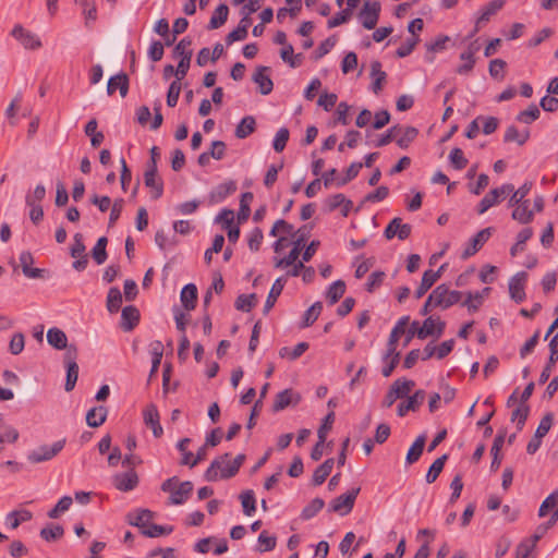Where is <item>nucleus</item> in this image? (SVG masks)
I'll return each instance as SVG.
<instances>
[{"mask_svg": "<svg viewBox=\"0 0 558 558\" xmlns=\"http://www.w3.org/2000/svg\"><path fill=\"white\" fill-rule=\"evenodd\" d=\"M417 135L418 131L416 128L396 124L388 129L387 132L378 138V141L375 143V146L384 147L390 142L396 141L400 148L407 149L417 137Z\"/></svg>", "mask_w": 558, "mask_h": 558, "instance_id": "1", "label": "nucleus"}, {"mask_svg": "<svg viewBox=\"0 0 558 558\" xmlns=\"http://www.w3.org/2000/svg\"><path fill=\"white\" fill-rule=\"evenodd\" d=\"M415 386V383L411 379L399 378L392 383L390 388L388 389L383 402V408H390L398 399H403L408 397L411 392L412 388Z\"/></svg>", "mask_w": 558, "mask_h": 558, "instance_id": "2", "label": "nucleus"}, {"mask_svg": "<svg viewBox=\"0 0 558 558\" xmlns=\"http://www.w3.org/2000/svg\"><path fill=\"white\" fill-rule=\"evenodd\" d=\"M360 490H361L360 487H354V488L350 489L349 492L336 497L329 504L328 511L338 513L340 515L349 514L354 507V504H355L357 495L360 494Z\"/></svg>", "mask_w": 558, "mask_h": 558, "instance_id": "3", "label": "nucleus"}, {"mask_svg": "<svg viewBox=\"0 0 558 558\" xmlns=\"http://www.w3.org/2000/svg\"><path fill=\"white\" fill-rule=\"evenodd\" d=\"M513 192V184L506 183L488 192L477 205V214L483 215L490 207L499 204L507 195Z\"/></svg>", "mask_w": 558, "mask_h": 558, "instance_id": "4", "label": "nucleus"}, {"mask_svg": "<svg viewBox=\"0 0 558 558\" xmlns=\"http://www.w3.org/2000/svg\"><path fill=\"white\" fill-rule=\"evenodd\" d=\"M433 300H436V306L441 310H447L452 305L458 304L463 293L458 290H449L446 284L437 286L433 291Z\"/></svg>", "mask_w": 558, "mask_h": 558, "instance_id": "5", "label": "nucleus"}, {"mask_svg": "<svg viewBox=\"0 0 558 558\" xmlns=\"http://www.w3.org/2000/svg\"><path fill=\"white\" fill-rule=\"evenodd\" d=\"M65 445V439H60L53 442L51 446H40L39 448L31 451L27 456V459L31 463H40L45 461H49L54 458Z\"/></svg>", "mask_w": 558, "mask_h": 558, "instance_id": "6", "label": "nucleus"}, {"mask_svg": "<svg viewBox=\"0 0 558 558\" xmlns=\"http://www.w3.org/2000/svg\"><path fill=\"white\" fill-rule=\"evenodd\" d=\"M418 328L416 337L421 340L428 337L439 338L445 331L446 323L440 317L429 316L423 322L422 326L418 325Z\"/></svg>", "mask_w": 558, "mask_h": 558, "instance_id": "7", "label": "nucleus"}, {"mask_svg": "<svg viewBox=\"0 0 558 558\" xmlns=\"http://www.w3.org/2000/svg\"><path fill=\"white\" fill-rule=\"evenodd\" d=\"M380 3L378 1H366L359 13V19L366 29H374L377 25L380 14Z\"/></svg>", "mask_w": 558, "mask_h": 558, "instance_id": "8", "label": "nucleus"}, {"mask_svg": "<svg viewBox=\"0 0 558 558\" xmlns=\"http://www.w3.org/2000/svg\"><path fill=\"white\" fill-rule=\"evenodd\" d=\"M495 229L493 227H487L485 229H482L478 231L469 242V245L465 247V250L462 252L461 257L463 259H468L474 254H476L483 245L488 241L490 235Z\"/></svg>", "mask_w": 558, "mask_h": 558, "instance_id": "9", "label": "nucleus"}, {"mask_svg": "<svg viewBox=\"0 0 558 558\" xmlns=\"http://www.w3.org/2000/svg\"><path fill=\"white\" fill-rule=\"evenodd\" d=\"M138 475L134 469L117 473L112 476V485L120 492H130L137 487Z\"/></svg>", "mask_w": 558, "mask_h": 558, "instance_id": "10", "label": "nucleus"}, {"mask_svg": "<svg viewBox=\"0 0 558 558\" xmlns=\"http://www.w3.org/2000/svg\"><path fill=\"white\" fill-rule=\"evenodd\" d=\"M412 232V227L409 223H402V219L399 217L393 218L387 225L384 231V235L387 240H391L397 236L399 240H407Z\"/></svg>", "mask_w": 558, "mask_h": 558, "instance_id": "11", "label": "nucleus"}, {"mask_svg": "<svg viewBox=\"0 0 558 558\" xmlns=\"http://www.w3.org/2000/svg\"><path fill=\"white\" fill-rule=\"evenodd\" d=\"M548 348H549L548 361H547L545 367L543 368V371L539 375V378H538V384H541V385L545 384L549 379L551 371L558 361V330H557V333L550 339Z\"/></svg>", "mask_w": 558, "mask_h": 558, "instance_id": "12", "label": "nucleus"}, {"mask_svg": "<svg viewBox=\"0 0 558 558\" xmlns=\"http://www.w3.org/2000/svg\"><path fill=\"white\" fill-rule=\"evenodd\" d=\"M527 280V274L520 271L515 274L509 281V293L510 298L515 303H522L525 300V282Z\"/></svg>", "mask_w": 558, "mask_h": 558, "instance_id": "13", "label": "nucleus"}, {"mask_svg": "<svg viewBox=\"0 0 558 558\" xmlns=\"http://www.w3.org/2000/svg\"><path fill=\"white\" fill-rule=\"evenodd\" d=\"M301 401V395L291 388L284 389L276 395L272 411L279 412L289 405H296Z\"/></svg>", "mask_w": 558, "mask_h": 558, "instance_id": "14", "label": "nucleus"}, {"mask_svg": "<svg viewBox=\"0 0 558 558\" xmlns=\"http://www.w3.org/2000/svg\"><path fill=\"white\" fill-rule=\"evenodd\" d=\"M426 392L422 389L416 390L412 396L407 397L405 401H402L397 407V414L403 417L409 411H416L425 400Z\"/></svg>", "mask_w": 558, "mask_h": 558, "instance_id": "15", "label": "nucleus"}, {"mask_svg": "<svg viewBox=\"0 0 558 558\" xmlns=\"http://www.w3.org/2000/svg\"><path fill=\"white\" fill-rule=\"evenodd\" d=\"M11 35L26 49H38L41 47L39 38L35 34L26 31L22 25H15Z\"/></svg>", "mask_w": 558, "mask_h": 558, "instance_id": "16", "label": "nucleus"}, {"mask_svg": "<svg viewBox=\"0 0 558 558\" xmlns=\"http://www.w3.org/2000/svg\"><path fill=\"white\" fill-rule=\"evenodd\" d=\"M270 68L259 65L253 74V81L258 85L262 95H269L274 89V83L269 75Z\"/></svg>", "mask_w": 558, "mask_h": 558, "instance_id": "17", "label": "nucleus"}, {"mask_svg": "<svg viewBox=\"0 0 558 558\" xmlns=\"http://www.w3.org/2000/svg\"><path fill=\"white\" fill-rule=\"evenodd\" d=\"M230 458H231V454L228 452L216 458L210 463L209 468L206 470V472L204 474L205 480L208 482H216L219 478H221L220 477L221 470L229 469V463H231Z\"/></svg>", "mask_w": 558, "mask_h": 558, "instance_id": "18", "label": "nucleus"}, {"mask_svg": "<svg viewBox=\"0 0 558 558\" xmlns=\"http://www.w3.org/2000/svg\"><path fill=\"white\" fill-rule=\"evenodd\" d=\"M144 183L145 186L150 189V198L159 199L163 194V181L158 175V172H154V170H145L144 173Z\"/></svg>", "mask_w": 558, "mask_h": 558, "instance_id": "19", "label": "nucleus"}, {"mask_svg": "<svg viewBox=\"0 0 558 558\" xmlns=\"http://www.w3.org/2000/svg\"><path fill=\"white\" fill-rule=\"evenodd\" d=\"M193 483L184 481L178 484V487L173 489L169 497V505H183L191 496L193 492Z\"/></svg>", "mask_w": 558, "mask_h": 558, "instance_id": "20", "label": "nucleus"}, {"mask_svg": "<svg viewBox=\"0 0 558 558\" xmlns=\"http://www.w3.org/2000/svg\"><path fill=\"white\" fill-rule=\"evenodd\" d=\"M444 267V265L440 266V268L436 271L433 269L424 271L421 284L415 290L416 299H421L434 286V283L440 278Z\"/></svg>", "mask_w": 558, "mask_h": 558, "instance_id": "21", "label": "nucleus"}, {"mask_svg": "<svg viewBox=\"0 0 558 558\" xmlns=\"http://www.w3.org/2000/svg\"><path fill=\"white\" fill-rule=\"evenodd\" d=\"M140 317H141L140 311L135 306H133V305L125 306L121 313L120 327L124 331H131L138 325Z\"/></svg>", "mask_w": 558, "mask_h": 558, "instance_id": "22", "label": "nucleus"}, {"mask_svg": "<svg viewBox=\"0 0 558 558\" xmlns=\"http://www.w3.org/2000/svg\"><path fill=\"white\" fill-rule=\"evenodd\" d=\"M505 0H492L487 5H485L481 10V14L477 17L476 26L473 31V34L477 33L482 24L488 22L494 14L501 10L502 7L505 5Z\"/></svg>", "mask_w": 558, "mask_h": 558, "instance_id": "23", "label": "nucleus"}, {"mask_svg": "<svg viewBox=\"0 0 558 558\" xmlns=\"http://www.w3.org/2000/svg\"><path fill=\"white\" fill-rule=\"evenodd\" d=\"M117 89H119L122 98H124L128 95L129 77L125 73H119L109 78L108 84H107L108 95H112Z\"/></svg>", "mask_w": 558, "mask_h": 558, "instance_id": "24", "label": "nucleus"}, {"mask_svg": "<svg viewBox=\"0 0 558 558\" xmlns=\"http://www.w3.org/2000/svg\"><path fill=\"white\" fill-rule=\"evenodd\" d=\"M286 283V277H279L275 280L264 305V314H267L275 306L277 299L282 293Z\"/></svg>", "mask_w": 558, "mask_h": 558, "instance_id": "25", "label": "nucleus"}, {"mask_svg": "<svg viewBox=\"0 0 558 558\" xmlns=\"http://www.w3.org/2000/svg\"><path fill=\"white\" fill-rule=\"evenodd\" d=\"M490 288H484L482 291L466 293V299L462 306H466L470 313L476 312L483 304L484 299L489 294Z\"/></svg>", "mask_w": 558, "mask_h": 558, "instance_id": "26", "label": "nucleus"}, {"mask_svg": "<svg viewBox=\"0 0 558 558\" xmlns=\"http://www.w3.org/2000/svg\"><path fill=\"white\" fill-rule=\"evenodd\" d=\"M371 76L374 77L371 88L377 95L383 89L387 78V74L381 70V63L378 60L371 63Z\"/></svg>", "mask_w": 558, "mask_h": 558, "instance_id": "27", "label": "nucleus"}, {"mask_svg": "<svg viewBox=\"0 0 558 558\" xmlns=\"http://www.w3.org/2000/svg\"><path fill=\"white\" fill-rule=\"evenodd\" d=\"M512 219L520 223L526 225L533 221L534 211L530 208V201L513 206Z\"/></svg>", "mask_w": 558, "mask_h": 558, "instance_id": "28", "label": "nucleus"}, {"mask_svg": "<svg viewBox=\"0 0 558 558\" xmlns=\"http://www.w3.org/2000/svg\"><path fill=\"white\" fill-rule=\"evenodd\" d=\"M107 415L108 410L106 407H94L86 414V423L89 427H99L106 422Z\"/></svg>", "mask_w": 558, "mask_h": 558, "instance_id": "29", "label": "nucleus"}, {"mask_svg": "<svg viewBox=\"0 0 558 558\" xmlns=\"http://www.w3.org/2000/svg\"><path fill=\"white\" fill-rule=\"evenodd\" d=\"M181 303L186 311H192L197 302V288L194 283H187L181 291Z\"/></svg>", "mask_w": 558, "mask_h": 558, "instance_id": "30", "label": "nucleus"}, {"mask_svg": "<svg viewBox=\"0 0 558 558\" xmlns=\"http://www.w3.org/2000/svg\"><path fill=\"white\" fill-rule=\"evenodd\" d=\"M478 50V47H476L474 44H471L465 51H463L460 54L461 60H468V63H463L457 69L458 74H468L470 73L474 65H475V58L474 54Z\"/></svg>", "mask_w": 558, "mask_h": 558, "instance_id": "31", "label": "nucleus"}, {"mask_svg": "<svg viewBox=\"0 0 558 558\" xmlns=\"http://www.w3.org/2000/svg\"><path fill=\"white\" fill-rule=\"evenodd\" d=\"M236 191V183L234 181H228L219 184L210 193L211 202L219 203L227 198L229 195Z\"/></svg>", "mask_w": 558, "mask_h": 558, "instance_id": "32", "label": "nucleus"}, {"mask_svg": "<svg viewBox=\"0 0 558 558\" xmlns=\"http://www.w3.org/2000/svg\"><path fill=\"white\" fill-rule=\"evenodd\" d=\"M228 15H229L228 5L225 3L219 4L215 9V11L210 17V21L207 25V29L211 31V29H217V28L221 27L227 22Z\"/></svg>", "mask_w": 558, "mask_h": 558, "instance_id": "33", "label": "nucleus"}, {"mask_svg": "<svg viewBox=\"0 0 558 558\" xmlns=\"http://www.w3.org/2000/svg\"><path fill=\"white\" fill-rule=\"evenodd\" d=\"M150 354H151V368L149 373V378H151L160 366L162 355H163V344L160 340H155L149 344Z\"/></svg>", "mask_w": 558, "mask_h": 558, "instance_id": "34", "label": "nucleus"}, {"mask_svg": "<svg viewBox=\"0 0 558 558\" xmlns=\"http://www.w3.org/2000/svg\"><path fill=\"white\" fill-rule=\"evenodd\" d=\"M47 341L48 343L57 350H63L66 348L68 338L63 330L53 327L50 328L47 332Z\"/></svg>", "mask_w": 558, "mask_h": 558, "instance_id": "35", "label": "nucleus"}, {"mask_svg": "<svg viewBox=\"0 0 558 558\" xmlns=\"http://www.w3.org/2000/svg\"><path fill=\"white\" fill-rule=\"evenodd\" d=\"M529 138H530L529 130L520 132L517 129V126L510 125L506 130V133L504 136V142H506V143L515 142V143H518V145L522 146L527 142Z\"/></svg>", "mask_w": 558, "mask_h": 558, "instance_id": "36", "label": "nucleus"}, {"mask_svg": "<svg viewBox=\"0 0 558 558\" xmlns=\"http://www.w3.org/2000/svg\"><path fill=\"white\" fill-rule=\"evenodd\" d=\"M425 441H426V437L424 435H420L414 440V442L412 444V446L410 447V449L407 453L405 461L408 464H413L416 461H418V459L421 458V456L423 453Z\"/></svg>", "mask_w": 558, "mask_h": 558, "instance_id": "37", "label": "nucleus"}, {"mask_svg": "<svg viewBox=\"0 0 558 558\" xmlns=\"http://www.w3.org/2000/svg\"><path fill=\"white\" fill-rule=\"evenodd\" d=\"M537 544V536L523 539L515 548V558H534L532 553Z\"/></svg>", "mask_w": 558, "mask_h": 558, "instance_id": "38", "label": "nucleus"}, {"mask_svg": "<svg viewBox=\"0 0 558 558\" xmlns=\"http://www.w3.org/2000/svg\"><path fill=\"white\" fill-rule=\"evenodd\" d=\"M255 128H256V121H255L254 117L246 116L236 125L235 136L241 140L246 138L248 135H251L255 131Z\"/></svg>", "mask_w": 558, "mask_h": 558, "instance_id": "39", "label": "nucleus"}, {"mask_svg": "<svg viewBox=\"0 0 558 558\" xmlns=\"http://www.w3.org/2000/svg\"><path fill=\"white\" fill-rule=\"evenodd\" d=\"M345 292V283L342 280L332 282L326 291V298L329 305L336 304Z\"/></svg>", "mask_w": 558, "mask_h": 558, "instance_id": "40", "label": "nucleus"}, {"mask_svg": "<svg viewBox=\"0 0 558 558\" xmlns=\"http://www.w3.org/2000/svg\"><path fill=\"white\" fill-rule=\"evenodd\" d=\"M325 507L324 499L316 497L314 498L308 505H306L301 514L300 518L303 521H307L313 519L323 508Z\"/></svg>", "mask_w": 558, "mask_h": 558, "instance_id": "41", "label": "nucleus"}, {"mask_svg": "<svg viewBox=\"0 0 558 558\" xmlns=\"http://www.w3.org/2000/svg\"><path fill=\"white\" fill-rule=\"evenodd\" d=\"M122 304V293L117 287L109 289L107 294V310L109 313H118Z\"/></svg>", "mask_w": 558, "mask_h": 558, "instance_id": "42", "label": "nucleus"}, {"mask_svg": "<svg viewBox=\"0 0 558 558\" xmlns=\"http://www.w3.org/2000/svg\"><path fill=\"white\" fill-rule=\"evenodd\" d=\"M246 22V25H239L235 29L230 32L226 37L227 45H231L234 41L244 40L247 37V28L251 24L250 17L244 16L241 23Z\"/></svg>", "mask_w": 558, "mask_h": 558, "instance_id": "43", "label": "nucleus"}, {"mask_svg": "<svg viewBox=\"0 0 558 558\" xmlns=\"http://www.w3.org/2000/svg\"><path fill=\"white\" fill-rule=\"evenodd\" d=\"M448 460V456L447 454H442L441 457L437 458L433 463L432 465L429 466L427 473H426V476H425V480L428 484H432L434 483L437 477L439 476V474L441 473V471L444 470V466H445V463L446 461Z\"/></svg>", "mask_w": 558, "mask_h": 558, "instance_id": "44", "label": "nucleus"}, {"mask_svg": "<svg viewBox=\"0 0 558 558\" xmlns=\"http://www.w3.org/2000/svg\"><path fill=\"white\" fill-rule=\"evenodd\" d=\"M530 414L529 404L519 403L511 413V421L517 422L518 430H522Z\"/></svg>", "mask_w": 558, "mask_h": 558, "instance_id": "45", "label": "nucleus"}, {"mask_svg": "<svg viewBox=\"0 0 558 558\" xmlns=\"http://www.w3.org/2000/svg\"><path fill=\"white\" fill-rule=\"evenodd\" d=\"M257 543L258 545L256 547V551H271L276 548L277 537L274 535H269L267 531H263L257 538Z\"/></svg>", "mask_w": 558, "mask_h": 558, "instance_id": "46", "label": "nucleus"}, {"mask_svg": "<svg viewBox=\"0 0 558 558\" xmlns=\"http://www.w3.org/2000/svg\"><path fill=\"white\" fill-rule=\"evenodd\" d=\"M107 243L108 239L106 236H100L92 250V256L97 265L104 264L108 257L106 251Z\"/></svg>", "mask_w": 558, "mask_h": 558, "instance_id": "47", "label": "nucleus"}, {"mask_svg": "<svg viewBox=\"0 0 558 558\" xmlns=\"http://www.w3.org/2000/svg\"><path fill=\"white\" fill-rule=\"evenodd\" d=\"M532 189V182H525L523 185H521L518 190H513L511 192V196L508 202L509 207H513L517 204L527 202L529 199H525V196L530 193Z\"/></svg>", "mask_w": 558, "mask_h": 558, "instance_id": "48", "label": "nucleus"}, {"mask_svg": "<svg viewBox=\"0 0 558 558\" xmlns=\"http://www.w3.org/2000/svg\"><path fill=\"white\" fill-rule=\"evenodd\" d=\"M245 454L244 453H240L238 454L232 461L231 463H229V469H222L221 470V473H220V477L221 480H228V478H231L233 476H235L240 470V468L242 466V464L244 463L245 461Z\"/></svg>", "mask_w": 558, "mask_h": 558, "instance_id": "49", "label": "nucleus"}, {"mask_svg": "<svg viewBox=\"0 0 558 558\" xmlns=\"http://www.w3.org/2000/svg\"><path fill=\"white\" fill-rule=\"evenodd\" d=\"M243 512L245 515H252L256 511V499L254 492L247 489L240 495Z\"/></svg>", "mask_w": 558, "mask_h": 558, "instance_id": "50", "label": "nucleus"}, {"mask_svg": "<svg viewBox=\"0 0 558 558\" xmlns=\"http://www.w3.org/2000/svg\"><path fill=\"white\" fill-rule=\"evenodd\" d=\"M323 310V303L320 301L315 302L310 308H307L303 315L302 327L312 326L320 315Z\"/></svg>", "mask_w": 558, "mask_h": 558, "instance_id": "51", "label": "nucleus"}, {"mask_svg": "<svg viewBox=\"0 0 558 558\" xmlns=\"http://www.w3.org/2000/svg\"><path fill=\"white\" fill-rule=\"evenodd\" d=\"M308 347L307 342H300L293 349L283 347L279 350V355L294 361L299 359L308 349Z\"/></svg>", "mask_w": 558, "mask_h": 558, "instance_id": "52", "label": "nucleus"}, {"mask_svg": "<svg viewBox=\"0 0 558 558\" xmlns=\"http://www.w3.org/2000/svg\"><path fill=\"white\" fill-rule=\"evenodd\" d=\"M257 303L256 294H240L234 303L238 311L250 312Z\"/></svg>", "mask_w": 558, "mask_h": 558, "instance_id": "53", "label": "nucleus"}, {"mask_svg": "<svg viewBox=\"0 0 558 558\" xmlns=\"http://www.w3.org/2000/svg\"><path fill=\"white\" fill-rule=\"evenodd\" d=\"M143 420L147 427L150 429L160 424V416L158 409L155 404H148L143 411Z\"/></svg>", "mask_w": 558, "mask_h": 558, "instance_id": "54", "label": "nucleus"}, {"mask_svg": "<svg viewBox=\"0 0 558 558\" xmlns=\"http://www.w3.org/2000/svg\"><path fill=\"white\" fill-rule=\"evenodd\" d=\"M253 199V193L245 192L242 194L240 199V209L238 213V220L239 222L246 221L251 215V208L250 203Z\"/></svg>", "mask_w": 558, "mask_h": 558, "instance_id": "55", "label": "nucleus"}, {"mask_svg": "<svg viewBox=\"0 0 558 558\" xmlns=\"http://www.w3.org/2000/svg\"><path fill=\"white\" fill-rule=\"evenodd\" d=\"M541 116V111L538 109V107L534 104L530 105L529 108L526 110H523L521 111L518 116H517V121L521 122V123H525V124H531L533 123L535 120H537Z\"/></svg>", "mask_w": 558, "mask_h": 558, "instance_id": "56", "label": "nucleus"}, {"mask_svg": "<svg viewBox=\"0 0 558 558\" xmlns=\"http://www.w3.org/2000/svg\"><path fill=\"white\" fill-rule=\"evenodd\" d=\"M66 368V379L64 389L65 391H72L76 385L78 378V365L77 363H71L70 365H65Z\"/></svg>", "mask_w": 558, "mask_h": 558, "instance_id": "57", "label": "nucleus"}, {"mask_svg": "<svg viewBox=\"0 0 558 558\" xmlns=\"http://www.w3.org/2000/svg\"><path fill=\"white\" fill-rule=\"evenodd\" d=\"M409 322H410V316H402L397 322V324L392 328L390 336H389V341L391 342V344L398 343L400 336L405 332V328H407Z\"/></svg>", "mask_w": 558, "mask_h": 558, "instance_id": "58", "label": "nucleus"}, {"mask_svg": "<svg viewBox=\"0 0 558 558\" xmlns=\"http://www.w3.org/2000/svg\"><path fill=\"white\" fill-rule=\"evenodd\" d=\"M449 160L457 170H462L468 166V159L461 148L454 147L449 154Z\"/></svg>", "mask_w": 558, "mask_h": 558, "instance_id": "59", "label": "nucleus"}, {"mask_svg": "<svg viewBox=\"0 0 558 558\" xmlns=\"http://www.w3.org/2000/svg\"><path fill=\"white\" fill-rule=\"evenodd\" d=\"M172 526H163L159 524L151 523L147 526V529L142 530V534L147 537H158L161 535H168L172 532Z\"/></svg>", "mask_w": 558, "mask_h": 558, "instance_id": "60", "label": "nucleus"}, {"mask_svg": "<svg viewBox=\"0 0 558 558\" xmlns=\"http://www.w3.org/2000/svg\"><path fill=\"white\" fill-rule=\"evenodd\" d=\"M363 167V163L362 162H352L349 168L347 169L345 171V175L341 179H338L337 180V186H343L345 185L347 183H349L350 181H352L353 179H355L360 172V170L362 169Z\"/></svg>", "mask_w": 558, "mask_h": 558, "instance_id": "61", "label": "nucleus"}, {"mask_svg": "<svg viewBox=\"0 0 558 558\" xmlns=\"http://www.w3.org/2000/svg\"><path fill=\"white\" fill-rule=\"evenodd\" d=\"M73 500L70 496H63L57 505L49 510L48 517L51 519H57L62 512L69 510Z\"/></svg>", "mask_w": 558, "mask_h": 558, "instance_id": "62", "label": "nucleus"}, {"mask_svg": "<svg viewBox=\"0 0 558 558\" xmlns=\"http://www.w3.org/2000/svg\"><path fill=\"white\" fill-rule=\"evenodd\" d=\"M289 135L290 133L287 128H281L278 130L272 142V147L277 153H281L286 148L289 141Z\"/></svg>", "mask_w": 558, "mask_h": 558, "instance_id": "63", "label": "nucleus"}, {"mask_svg": "<svg viewBox=\"0 0 558 558\" xmlns=\"http://www.w3.org/2000/svg\"><path fill=\"white\" fill-rule=\"evenodd\" d=\"M558 499V490L553 492L547 496L544 501L541 504L538 509V517L543 518L545 517L550 509H556Z\"/></svg>", "mask_w": 558, "mask_h": 558, "instance_id": "64", "label": "nucleus"}]
</instances>
